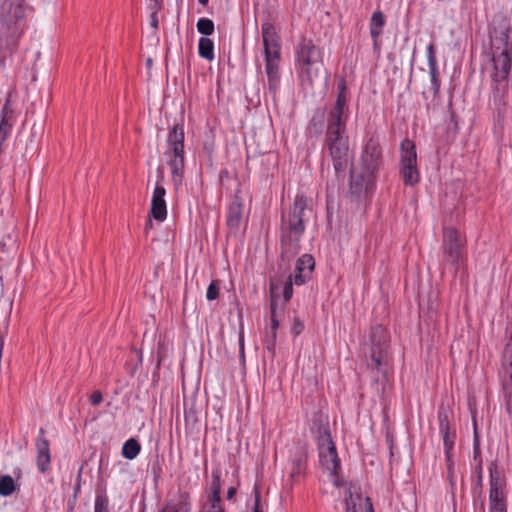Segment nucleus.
I'll return each mask as SVG.
<instances>
[{"label": "nucleus", "instance_id": "52", "mask_svg": "<svg viewBox=\"0 0 512 512\" xmlns=\"http://www.w3.org/2000/svg\"><path fill=\"white\" fill-rule=\"evenodd\" d=\"M236 493L235 487H230L227 491V499H232Z\"/></svg>", "mask_w": 512, "mask_h": 512}, {"label": "nucleus", "instance_id": "17", "mask_svg": "<svg viewBox=\"0 0 512 512\" xmlns=\"http://www.w3.org/2000/svg\"><path fill=\"white\" fill-rule=\"evenodd\" d=\"M221 479L220 471H212L211 493L203 504L201 512H225L221 505Z\"/></svg>", "mask_w": 512, "mask_h": 512}, {"label": "nucleus", "instance_id": "3", "mask_svg": "<svg viewBox=\"0 0 512 512\" xmlns=\"http://www.w3.org/2000/svg\"><path fill=\"white\" fill-rule=\"evenodd\" d=\"M167 164L171 169L172 181L175 189L182 185L184 177V128L182 124H175L168 133Z\"/></svg>", "mask_w": 512, "mask_h": 512}, {"label": "nucleus", "instance_id": "9", "mask_svg": "<svg viewBox=\"0 0 512 512\" xmlns=\"http://www.w3.org/2000/svg\"><path fill=\"white\" fill-rule=\"evenodd\" d=\"M400 174L405 185L414 186L419 182L417 153L413 141L404 139L400 145Z\"/></svg>", "mask_w": 512, "mask_h": 512}, {"label": "nucleus", "instance_id": "14", "mask_svg": "<svg viewBox=\"0 0 512 512\" xmlns=\"http://www.w3.org/2000/svg\"><path fill=\"white\" fill-rule=\"evenodd\" d=\"M492 62L494 65L493 80L499 82L506 79L511 69L509 49L493 44Z\"/></svg>", "mask_w": 512, "mask_h": 512}, {"label": "nucleus", "instance_id": "56", "mask_svg": "<svg viewBox=\"0 0 512 512\" xmlns=\"http://www.w3.org/2000/svg\"><path fill=\"white\" fill-rule=\"evenodd\" d=\"M366 501L369 503V507H370V509L372 510V504H371V502H370V498H366Z\"/></svg>", "mask_w": 512, "mask_h": 512}, {"label": "nucleus", "instance_id": "36", "mask_svg": "<svg viewBox=\"0 0 512 512\" xmlns=\"http://www.w3.org/2000/svg\"><path fill=\"white\" fill-rule=\"evenodd\" d=\"M427 60L429 68L437 67L436 52L433 44L427 46Z\"/></svg>", "mask_w": 512, "mask_h": 512}, {"label": "nucleus", "instance_id": "51", "mask_svg": "<svg viewBox=\"0 0 512 512\" xmlns=\"http://www.w3.org/2000/svg\"><path fill=\"white\" fill-rule=\"evenodd\" d=\"M346 512H357L356 510V505L355 503H353L352 501L349 502L348 500L346 501Z\"/></svg>", "mask_w": 512, "mask_h": 512}, {"label": "nucleus", "instance_id": "55", "mask_svg": "<svg viewBox=\"0 0 512 512\" xmlns=\"http://www.w3.org/2000/svg\"><path fill=\"white\" fill-rule=\"evenodd\" d=\"M198 1L203 6H206L208 4V0H198Z\"/></svg>", "mask_w": 512, "mask_h": 512}, {"label": "nucleus", "instance_id": "15", "mask_svg": "<svg viewBox=\"0 0 512 512\" xmlns=\"http://www.w3.org/2000/svg\"><path fill=\"white\" fill-rule=\"evenodd\" d=\"M493 467L496 468L495 463H492L490 467L489 512H507L502 483L500 479L495 475L496 471H493Z\"/></svg>", "mask_w": 512, "mask_h": 512}, {"label": "nucleus", "instance_id": "43", "mask_svg": "<svg viewBox=\"0 0 512 512\" xmlns=\"http://www.w3.org/2000/svg\"><path fill=\"white\" fill-rule=\"evenodd\" d=\"M103 400L102 393L99 390L94 391L90 395V402L92 405H99Z\"/></svg>", "mask_w": 512, "mask_h": 512}, {"label": "nucleus", "instance_id": "21", "mask_svg": "<svg viewBox=\"0 0 512 512\" xmlns=\"http://www.w3.org/2000/svg\"><path fill=\"white\" fill-rule=\"evenodd\" d=\"M499 377L506 401L507 412L512 415V369L507 367H500Z\"/></svg>", "mask_w": 512, "mask_h": 512}, {"label": "nucleus", "instance_id": "4", "mask_svg": "<svg viewBox=\"0 0 512 512\" xmlns=\"http://www.w3.org/2000/svg\"><path fill=\"white\" fill-rule=\"evenodd\" d=\"M388 347V331L382 325L373 326L363 348L368 367L382 371L388 364Z\"/></svg>", "mask_w": 512, "mask_h": 512}, {"label": "nucleus", "instance_id": "32", "mask_svg": "<svg viewBox=\"0 0 512 512\" xmlns=\"http://www.w3.org/2000/svg\"><path fill=\"white\" fill-rule=\"evenodd\" d=\"M429 74L431 78V90L433 91L434 97H437L440 92V78L438 67L429 68Z\"/></svg>", "mask_w": 512, "mask_h": 512}, {"label": "nucleus", "instance_id": "5", "mask_svg": "<svg viewBox=\"0 0 512 512\" xmlns=\"http://www.w3.org/2000/svg\"><path fill=\"white\" fill-rule=\"evenodd\" d=\"M339 93L333 108L327 116V129L325 137H346V122L348 108L346 105V86L342 82L338 86Z\"/></svg>", "mask_w": 512, "mask_h": 512}, {"label": "nucleus", "instance_id": "49", "mask_svg": "<svg viewBox=\"0 0 512 512\" xmlns=\"http://www.w3.org/2000/svg\"><path fill=\"white\" fill-rule=\"evenodd\" d=\"M293 330H294L295 335H299L301 333V331L303 330V325H302V323H300V321L298 319L294 320Z\"/></svg>", "mask_w": 512, "mask_h": 512}, {"label": "nucleus", "instance_id": "16", "mask_svg": "<svg viewBox=\"0 0 512 512\" xmlns=\"http://www.w3.org/2000/svg\"><path fill=\"white\" fill-rule=\"evenodd\" d=\"M261 33L264 46V54L274 56L281 55L280 38L275 26L271 22L265 21L262 23Z\"/></svg>", "mask_w": 512, "mask_h": 512}, {"label": "nucleus", "instance_id": "19", "mask_svg": "<svg viewBox=\"0 0 512 512\" xmlns=\"http://www.w3.org/2000/svg\"><path fill=\"white\" fill-rule=\"evenodd\" d=\"M243 216V201L237 194L234 196L233 201L229 205L227 215V226L233 233H237L242 222Z\"/></svg>", "mask_w": 512, "mask_h": 512}, {"label": "nucleus", "instance_id": "35", "mask_svg": "<svg viewBox=\"0 0 512 512\" xmlns=\"http://www.w3.org/2000/svg\"><path fill=\"white\" fill-rule=\"evenodd\" d=\"M508 34L505 32H501L500 36L493 37L491 36V51L493 52V44L496 41L497 46L505 47L506 49H509V43H508Z\"/></svg>", "mask_w": 512, "mask_h": 512}, {"label": "nucleus", "instance_id": "7", "mask_svg": "<svg viewBox=\"0 0 512 512\" xmlns=\"http://www.w3.org/2000/svg\"><path fill=\"white\" fill-rule=\"evenodd\" d=\"M324 145L329 152L336 177L344 180L351 161L348 137H325Z\"/></svg>", "mask_w": 512, "mask_h": 512}, {"label": "nucleus", "instance_id": "29", "mask_svg": "<svg viewBox=\"0 0 512 512\" xmlns=\"http://www.w3.org/2000/svg\"><path fill=\"white\" fill-rule=\"evenodd\" d=\"M15 482L10 475L0 476V495L9 496L15 491Z\"/></svg>", "mask_w": 512, "mask_h": 512}, {"label": "nucleus", "instance_id": "46", "mask_svg": "<svg viewBox=\"0 0 512 512\" xmlns=\"http://www.w3.org/2000/svg\"><path fill=\"white\" fill-rule=\"evenodd\" d=\"M270 320H271V328H270V331L272 333H276L278 327H279V321L277 319V315H270Z\"/></svg>", "mask_w": 512, "mask_h": 512}, {"label": "nucleus", "instance_id": "31", "mask_svg": "<svg viewBox=\"0 0 512 512\" xmlns=\"http://www.w3.org/2000/svg\"><path fill=\"white\" fill-rule=\"evenodd\" d=\"M501 367L512 369V335L505 345L501 359Z\"/></svg>", "mask_w": 512, "mask_h": 512}, {"label": "nucleus", "instance_id": "33", "mask_svg": "<svg viewBox=\"0 0 512 512\" xmlns=\"http://www.w3.org/2000/svg\"><path fill=\"white\" fill-rule=\"evenodd\" d=\"M94 512H109V500L106 495H96Z\"/></svg>", "mask_w": 512, "mask_h": 512}, {"label": "nucleus", "instance_id": "20", "mask_svg": "<svg viewBox=\"0 0 512 512\" xmlns=\"http://www.w3.org/2000/svg\"><path fill=\"white\" fill-rule=\"evenodd\" d=\"M279 61L280 55H265V72L268 78L269 90L276 93L279 85Z\"/></svg>", "mask_w": 512, "mask_h": 512}, {"label": "nucleus", "instance_id": "2", "mask_svg": "<svg viewBox=\"0 0 512 512\" xmlns=\"http://www.w3.org/2000/svg\"><path fill=\"white\" fill-rule=\"evenodd\" d=\"M24 0H4L0 8V36L8 49H15L24 30Z\"/></svg>", "mask_w": 512, "mask_h": 512}, {"label": "nucleus", "instance_id": "13", "mask_svg": "<svg viewBox=\"0 0 512 512\" xmlns=\"http://www.w3.org/2000/svg\"><path fill=\"white\" fill-rule=\"evenodd\" d=\"M381 163L382 151L380 145L377 140L370 138L364 146L359 167L376 174Z\"/></svg>", "mask_w": 512, "mask_h": 512}, {"label": "nucleus", "instance_id": "8", "mask_svg": "<svg viewBox=\"0 0 512 512\" xmlns=\"http://www.w3.org/2000/svg\"><path fill=\"white\" fill-rule=\"evenodd\" d=\"M317 444L321 465L332 474L336 475L340 468V460L332 440L329 426L320 424L317 428Z\"/></svg>", "mask_w": 512, "mask_h": 512}, {"label": "nucleus", "instance_id": "25", "mask_svg": "<svg viewBox=\"0 0 512 512\" xmlns=\"http://www.w3.org/2000/svg\"><path fill=\"white\" fill-rule=\"evenodd\" d=\"M198 53L199 56L212 61L214 59V43L208 37H201L198 43Z\"/></svg>", "mask_w": 512, "mask_h": 512}, {"label": "nucleus", "instance_id": "54", "mask_svg": "<svg viewBox=\"0 0 512 512\" xmlns=\"http://www.w3.org/2000/svg\"><path fill=\"white\" fill-rule=\"evenodd\" d=\"M372 39H373V46H374V49H375V50H378V49H379L378 38H372Z\"/></svg>", "mask_w": 512, "mask_h": 512}, {"label": "nucleus", "instance_id": "34", "mask_svg": "<svg viewBox=\"0 0 512 512\" xmlns=\"http://www.w3.org/2000/svg\"><path fill=\"white\" fill-rule=\"evenodd\" d=\"M219 291H220V281L213 280L207 288L206 298L209 301L217 299L219 296Z\"/></svg>", "mask_w": 512, "mask_h": 512}, {"label": "nucleus", "instance_id": "48", "mask_svg": "<svg viewBox=\"0 0 512 512\" xmlns=\"http://www.w3.org/2000/svg\"><path fill=\"white\" fill-rule=\"evenodd\" d=\"M239 351L241 356H244V332L242 328L239 332Z\"/></svg>", "mask_w": 512, "mask_h": 512}, {"label": "nucleus", "instance_id": "10", "mask_svg": "<svg viewBox=\"0 0 512 512\" xmlns=\"http://www.w3.org/2000/svg\"><path fill=\"white\" fill-rule=\"evenodd\" d=\"M297 60L301 75L307 76L311 81L321 66V52L312 40L302 39L297 51Z\"/></svg>", "mask_w": 512, "mask_h": 512}, {"label": "nucleus", "instance_id": "26", "mask_svg": "<svg viewBox=\"0 0 512 512\" xmlns=\"http://www.w3.org/2000/svg\"><path fill=\"white\" fill-rule=\"evenodd\" d=\"M140 450L139 442L134 438H130L123 444L122 455L128 460H133L140 453Z\"/></svg>", "mask_w": 512, "mask_h": 512}, {"label": "nucleus", "instance_id": "24", "mask_svg": "<svg viewBox=\"0 0 512 512\" xmlns=\"http://www.w3.org/2000/svg\"><path fill=\"white\" fill-rule=\"evenodd\" d=\"M385 25V17L381 11H375L370 20V34L372 38H379Z\"/></svg>", "mask_w": 512, "mask_h": 512}, {"label": "nucleus", "instance_id": "18", "mask_svg": "<svg viewBox=\"0 0 512 512\" xmlns=\"http://www.w3.org/2000/svg\"><path fill=\"white\" fill-rule=\"evenodd\" d=\"M44 434V429L40 428L35 442L37 451L36 465L41 473H46L50 469L51 463L50 445Z\"/></svg>", "mask_w": 512, "mask_h": 512}, {"label": "nucleus", "instance_id": "41", "mask_svg": "<svg viewBox=\"0 0 512 512\" xmlns=\"http://www.w3.org/2000/svg\"><path fill=\"white\" fill-rule=\"evenodd\" d=\"M279 295H276L273 290L271 291V302H270V315H277V300Z\"/></svg>", "mask_w": 512, "mask_h": 512}, {"label": "nucleus", "instance_id": "44", "mask_svg": "<svg viewBox=\"0 0 512 512\" xmlns=\"http://www.w3.org/2000/svg\"><path fill=\"white\" fill-rule=\"evenodd\" d=\"M474 459L478 462L480 460L482 461L480 447H479V439H478L477 434H475V438H474Z\"/></svg>", "mask_w": 512, "mask_h": 512}, {"label": "nucleus", "instance_id": "50", "mask_svg": "<svg viewBox=\"0 0 512 512\" xmlns=\"http://www.w3.org/2000/svg\"><path fill=\"white\" fill-rule=\"evenodd\" d=\"M163 180H164V170H163L162 166H159L157 168V182L156 183L163 184Z\"/></svg>", "mask_w": 512, "mask_h": 512}, {"label": "nucleus", "instance_id": "45", "mask_svg": "<svg viewBox=\"0 0 512 512\" xmlns=\"http://www.w3.org/2000/svg\"><path fill=\"white\" fill-rule=\"evenodd\" d=\"M159 10H156V7H153V11L150 15V20H151V26L155 29L158 28V18H157V13H158Z\"/></svg>", "mask_w": 512, "mask_h": 512}, {"label": "nucleus", "instance_id": "23", "mask_svg": "<svg viewBox=\"0 0 512 512\" xmlns=\"http://www.w3.org/2000/svg\"><path fill=\"white\" fill-rule=\"evenodd\" d=\"M150 217L156 221L163 222L167 217V206L165 199L152 198Z\"/></svg>", "mask_w": 512, "mask_h": 512}, {"label": "nucleus", "instance_id": "22", "mask_svg": "<svg viewBox=\"0 0 512 512\" xmlns=\"http://www.w3.org/2000/svg\"><path fill=\"white\" fill-rule=\"evenodd\" d=\"M159 512H190L189 495L181 493L177 499L170 500Z\"/></svg>", "mask_w": 512, "mask_h": 512}, {"label": "nucleus", "instance_id": "12", "mask_svg": "<svg viewBox=\"0 0 512 512\" xmlns=\"http://www.w3.org/2000/svg\"><path fill=\"white\" fill-rule=\"evenodd\" d=\"M375 175L360 167L352 168L349 184L351 194L358 198L365 197L374 186Z\"/></svg>", "mask_w": 512, "mask_h": 512}, {"label": "nucleus", "instance_id": "40", "mask_svg": "<svg viewBox=\"0 0 512 512\" xmlns=\"http://www.w3.org/2000/svg\"><path fill=\"white\" fill-rule=\"evenodd\" d=\"M310 275L305 273V272H299V271H296V273L294 274L293 276V282L296 284V285H302L306 282V279L309 277Z\"/></svg>", "mask_w": 512, "mask_h": 512}, {"label": "nucleus", "instance_id": "28", "mask_svg": "<svg viewBox=\"0 0 512 512\" xmlns=\"http://www.w3.org/2000/svg\"><path fill=\"white\" fill-rule=\"evenodd\" d=\"M314 265L315 262L313 257L309 254H304L298 259L296 263V271L305 272L310 275Z\"/></svg>", "mask_w": 512, "mask_h": 512}, {"label": "nucleus", "instance_id": "27", "mask_svg": "<svg viewBox=\"0 0 512 512\" xmlns=\"http://www.w3.org/2000/svg\"><path fill=\"white\" fill-rule=\"evenodd\" d=\"M324 115H325V112L322 109H318L315 111V113L312 116V118L309 122V125H308V130L310 133H314V134L322 133Z\"/></svg>", "mask_w": 512, "mask_h": 512}, {"label": "nucleus", "instance_id": "39", "mask_svg": "<svg viewBox=\"0 0 512 512\" xmlns=\"http://www.w3.org/2000/svg\"><path fill=\"white\" fill-rule=\"evenodd\" d=\"M165 195H166V190H165L163 184L156 183L152 198L164 199Z\"/></svg>", "mask_w": 512, "mask_h": 512}, {"label": "nucleus", "instance_id": "38", "mask_svg": "<svg viewBox=\"0 0 512 512\" xmlns=\"http://www.w3.org/2000/svg\"><path fill=\"white\" fill-rule=\"evenodd\" d=\"M292 294H293V282L290 278L289 281H287L283 287L284 301L288 302L291 299Z\"/></svg>", "mask_w": 512, "mask_h": 512}, {"label": "nucleus", "instance_id": "1", "mask_svg": "<svg viewBox=\"0 0 512 512\" xmlns=\"http://www.w3.org/2000/svg\"><path fill=\"white\" fill-rule=\"evenodd\" d=\"M312 215L307 198L297 195L287 211H283L280 223V244L282 254L295 255L300 249V241L305 232V222Z\"/></svg>", "mask_w": 512, "mask_h": 512}, {"label": "nucleus", "instance_id": "42", "mask_svg": "<svg viewBox=\"0 0 512 512\" xmlns=\"http://www.w3.org/2000/svg\"><path fill=\"white\" fill-rule=\"evenodd\" d=\"M255 500H254V507L253 512H263L261 503H260V492L258 488H255L254 490Z\"/></svg>", "mask_w": 512, "mask_h": 512}, {"label": "nucleus", "instance_id": "11", "mask_svg": "<svg viewBox=\"0 0 512 512\" xmlns=\"http://www.w3.org/2000/svg\"><path fill=\"white\" fill-rule=\"evenodd\" d=\"M451 417L452 412L450 411V409L448 407L441 405L438 410L439 432L443 438L447 469L450 475L452 474L453 470L451 451L454 447V442L456 438L455 430H453L450 426Z\"/></svg>", "mask_w": 512, "mask_h": 512}, {"label": "nucleus", "instance_id": "6", "mask_svg": "<svg viewBox=\"0 0 512 512\" xmlns=\"http://www.w3.org/2000/svg\"><path fill=\"white\" fill-rule=\"evenodd\" d=\"M465 238L453 227H447L443 233V263L450 264L456 273L464 264Z\"/></svg>", "mask_w": 512, "mask_h": 512}, {"label": "nucleus", "instance_id": "47", "mask_svg": "<svg viewBox=\"0 0 512 512\" xmlns=\"http://www.w3.org/2000/svg\"><path fill=\"white\" fill-rule=\"evenodd\" d=\"M476 470H477V487H479L481 489L482 487V461L480 460L479 461V464L477 465L476 467Z\"/></svg>", "mask_w": 512, "mask_h": 512}, {"label": "nucleus", "instance_id": "30", "mask_svg": "<svg viewBox=\"0 0 512 512\" xmlns=\"http://www.w3.org/2000/svg\"><path fill=\"white\" fill-rule=\"evenodd\" d=\"M199 33L209 36L214 32V23L209 18H200L196 24Z\"/></svg>", "mask_w": 512, "mask_h": 512}, {"label": "nucleus", "instance_id": "53", "mask_svg": "<svg viewBox=\"0 0 512 512\" xmlns=\"http://www.w3.org/2000/svg\"><path fill=\"white\" fill-rule=\"evenodd\" d=\"M153 226L151 219H149L145 225V232L147 233L149 229Z\"/></svg>", "mask_w": 512, "mask_h": 512}, {"label": "nucleus", "instance_id": "37", "mask_svg": "<svg viewBox=\"0 0 512 512\" xmlns=\"http://www.w3.org/2000/svg\"><path fill=\"white\" fill-rule=\"evenodd\" d=\"M275 347H276V333H272L270 331L266 337V348L272 355H274Z\"/></svg>", "mask_w": 512, "mask_h": 512}]
</instances>
